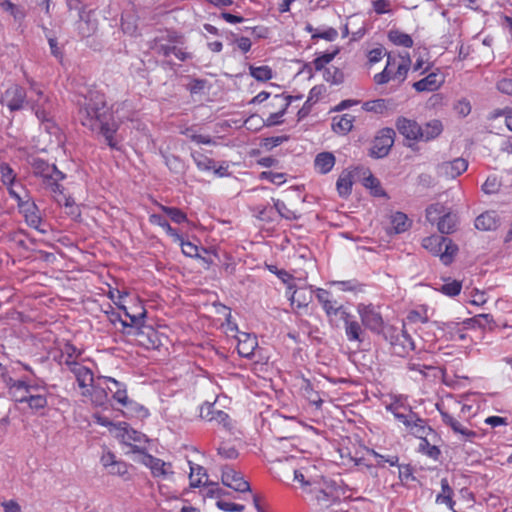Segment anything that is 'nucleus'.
<instances>
[{
    "label": "nucleus",
    "mask_w": 512,
    "mask_h": 512,
    "mask_svg": "<svg viewBox=\"0 0 512 512\" xmlns=\"http://www.w3.org/2000/svg\"><path fill=\"white\" fill-rule=\"evenodd\" d=\"M76 105L80 123L89 130L102 135L111 149L120 150L115 134L120 123L129 118V115L120 114V109L127 104L115 103L108 107L103 92L97 89H88L86 93L77 96Z\"/></svg>",
    "instance_id": "obj_1"
},
{
    "label": "nucleus",
    "mask_w": 512,
    "mask_h": 512,
    "mask_svg": "<svg viewBox=\"0 0 512 512\" xmlns=\"http://www.w3.org/2000/svg\"><path fill=\"white\" fill-rule=\"evenodd\" d=\"M33 174L42 179V184L50 193L59 191L60 181L65 178V174L57 169L55 165H50L40 158H33L31 161Z\"/></svg>",
    "instance_id": "obj_2"
},
{
    "label": "nucleus",
    "mask_w": 512,
    "mask_h": 512,
    "mask_svg": "<svg viewBox=\"0 0 512 512\" xmlns=\"http://www.w3.org/2000/svg\"><path fill=\"white\" fill-rule=\"evenodd\" d=\"M386 338L391 345L392 353L399 357H405L415 348L412 337L404 328H390Z\"/></svg>",
    "instance_id": "obj_3"
},
{
    "label": "nucleus",
    "mask_w": 512,
    "mask_h": 512,
    "mask_svg": "<svg viewBox=\"0 0 512 512\" xmlns=\"http://www.w3.org/2000/svg\"><path fill=\"white\" fill-rule=\"evenodd\" d=\"M127 295V290H108L109 298L124 312L125 319H121L123 326L140 329L146 316V310L141 307L139 312L131 314L122 304L123 297Z\"/></svg>",
    "instance_id": "obj_4"
},
{
    "label": "nucleus",
    "mask_w": 512,
    "mask_h": 512,
    "mask_svg": "<svg viewBox=\"0 0 512 512\" xmlns=\"http://www.w3.org/2000/svg\"><path fill=\"white\" fill-rule=\"evenodd\" d=\"M0 102L7 106L10 112L20 111L29 104L26 90L18 85H10L2 94Z\"/></svg>",
    "instance_id": "obj_5"
},
{
    "label": "nucleus",
    "mask_w": 512,
    "mask_h": 512,
    "mask_svg": "<svg viewBox=\"0 0 512 512\" xmlns=\"http://www.w3.org/2000/svg\"><path fill=\"white\" fill-rule=\"evenodd\" d=\"M434 245L437 247L434 252L440 255L441 261L445 265L450 264L457 251V246L453 244L450 239L443 236H431L423 240V246L425 248H429Z\"/></svg>",
    "instance_id": "obj_6"
},
{
    "label": "nucleus",
    "mask_w": 512,
    "mask_h": 512,
    "mask_svg": "<svg viewBox=\"0 0 512 512\" xmlns=\"http://www.w3.org/2000/svg\"><path fill=\"white\" fill-rule=\"evenodd\" d=\"M395 131L392 128L380 130L375 137L370 149V156L374 158H383L388 155L394 144Z\"/></svg>",
    "instance_id": "obj_7"
},
{
    "label": "nucleus",
    "mask_w": 512,
    "mask_h": 512,
    "mask_svg": "<svg viewBox=\"0 0 512 512\" xmlns=\"http://www.w3.org/2000/svg\"><path fill=\"white\" fill-rule=\"evenodd\" d=\"M316 297L329 317L330 322H333L334 318L341 320L344 317L343 313L349 312L341 303L332 298L330 290H317Z\"/></svg>",
    "instance_id": "obj_8"
},
{
    "label": "nucleus",
    "mask_w": 512,
    "mask_h": 512,
    "mask_svg": "<svg viewBox=\"0 0 512 512\" xmlns=\"http://www.w3.org/2000/svg\"><path fill=\"white\" fill-rule=\"evenodd\" d=\"M30 88L38 96L37 100L30 103L32 111L36 117L42 122L50 121V99L44 95L43 91L38 87L34 81H30Z\"/></svg>",
    "instance_id": "obj_9"
},
{
    "label": "nucleus",
    "mask_w": 512,
    "mask_h": 512,
    "mask_svg": "<svg viewBox=\"0 0 512 512\" xmlns=\"http://www.w3.org/2000/svg\"><path fill=\"white\" fill-rule=\"evenodd\" d=\"M222 483L237 491V492H248L250 491V484L246 481L241 472L236 471L232 466L225 465L222 468L221 475Z\"/></svg>",
    "instance_id": "obj_10"
},
{
    "label": "nucleus",
    "mask_w": 512,
    "mask_h": 512,
    "mask_svg": "<svg viewBox=\"0 0 512 512\" xmlns=\"http://www.w3.org/2000/svg\"><path fill=\"white\" fill-rule=\"evenodd\" d=\"M458 405H460V402L455 400L452 396H449L446 398V400H442L441 402L436 404V409L440 413L443 423L449 426L454 433H457L463 426L457 419H455L450 414V410H452L453 408H457Z\"/></svg>",
    "instance_id": "obj_11"
},
{
    "label": "nucleus",
    "mask_w": 512,
    "mask_h": 512,
    "mask_svg": "<svg viewBox=\"0 0 512 512\" xmlns=\"http://www.w3.org/2000/svg\"><path fill=\"white\" fill-rule=\"evenodd\" d=\"M357 311L361 317L363 325L372 330L380 331L383 326V319L380 312L373 305L359 304Z\"/></svg>",
    "instance_id": "obj_12"
},
{
    "label": "nucleus",
    "mask_w": 512,
    "mask_h": 512,
    "mask_svg": "<svg viewBox=\"0 0 512 512\" xmlns=\"http://www.w3.org/2000/svg\"><path fill=\"white\" fill-rule=\"evenodd\" d=\"M69 370L74 374L78 386L82 389L81 394L86 395L89 387L94 384V374L88 367L79 362H68Z\"/></svg>",
    "instance_id": "obj_13"
},
{
    "label": "nucleus",
    "mask_w": 512,
    "mask_h": 512,
    "mask_svg": "<svg viewBox=\"0 0 512 512\" xmlns=\"http://www.w3.org/2000/svg\"><path fill=\"white\" fill-rule=\"evenodd\" d=\"M441 291L451 298L461 297L465 303L476 307H482L488 301L486 290H465L463 296H461L462 290Z\"/></svg>",
    "instance_id": "obj_14"
},
{
    "label": "nucleus",
    "mask_w": 512,
    "mask_h": 512,
    "mask_svg": "<svg viewBox=\"0 0 512 512\" xmlns=\"http://www.w3.org/2000/svg\"><path fill=\"white\" fill-rule=\"evenodd\" d=\"M200 417L203 420L215 422L225 428L230 426L229 415L222 410L215 409L214 404L209 402H205L203 405H201Z\"/></svg>",
    "instance_id": "obj_15"
},
{
    "label": "nucleus",
    "mask_w": 512,
    "mask_h": 512,
    "mask_svg": "<svg viewBox=\"0 0 512 512\" xmlns=\"http://www.w3.org/2000/svg\"><path fill=\"white\" fill-rule=\"evenodd\" d=\"M343 314L344 317L341 320L344 323V330L347 340L350 342H362L364 331L361 324L350 312Z\"/></svg>",
    "instance_id": "obj_16"
},
{
    "label": "nucleus",
    "mask_w": 512,
    "mask_h": 512,
    "mask_svg": "<svg viewBox=\"0 0 512 512\" xmlns=\"http://www.w3.org/2000/svg\"><path fill=\"white\" fill-rule=\"evenodd\" d=\"M468 168V162L464 158H456L452 161L443 162L438 166V172L440 175L454 179L465 172Z\"/></svg>",
    "instance_id": "obj_17"
},
{
    "label": "nucleus",
    "mask_w": 512,
    "mask_h": 512,
    "mask_svg": "<svg viewBox=\"0 0 512 512\" xmlns=\"http://www.w3.org/2000/svg\"><path fill=\"white\" fill-rule=\"evenodd\" d=\"M407 369L414 374L411 376L414 380H423L430 377L436 367L422 358H411L407 362Z\"/></svg>",
    "instance_id": "obj_18"
},
{
    "label": "nucleus",
    "mask_w": 512,
    "mask_h": 512,
    "mask_svg": "<svg viewBox=\"0 0 512 512\" xmlns=\"http://www.w3.org/2000/svg\"><path fill=\"white\" fill-rule=\"evenodd\" d=\"M117 437L121 438L126 445L142 444L147 440L143 433L134 430L126 422L117 423Z\"/></svg>",
    "instance_id": "obj_19"
},
{
    "label": "nucleus",
    "mask_w": 512,
    "mask_h": 512,
    "mask_svg": "<svg viewBox=\"0 0 512 512\" xmlns=\"http://www.w3.org/2000/svg\"><path fill=\"white\" fill-rule=\"evenodd\" d=\"M396 127L407 140L420 141V125L416 121L400 117L397 119Z\"/></svg>",
    "instance_id": "obj_20"
},
{
    "label": "nucleus",
    "mask_w": 512,
    "mask_h": 512,
    "mask_svg": "<svg viewBox=\"0 0 512 512\" xmlns=\"http://www.w3.org/2000/svg\"><path fill=\"white\" fill-rule=\"evenodd\" d=\"M87 390V394L83 396L88 397L93 405L102 407L107 404L108 392L103 384V380H99V377L97 378V383L92 384Z\"/></svg>",
    "instance_id": "obj_21"
},
{
    "label": "nucleus",
    "mask_w": 512,
    "mask_h": 512,
    "mask_svg": "<svg viewBox=\"0 0 512 512\" xmlns=\"http://www.w3.org/2000/svg\"><path fill=\"white\" fill-rule=\"evenodd\" d=\"M500 223L501 219L495 211H486L475 219V227L482 231H494Z\"/></svg>",
    "instance_id": "obj_22"
},
{
    "label": "nucleus",
    "mask_w": 512,
    "mask_h": 512,
    "mask_svg": "<svg viewBox=\"0 0 512 512\" xmlns=\"http://www.w3.org/2000/svg\"><path fill=\"white\" fill-rule=\"evenodd\" d=\"M237 338V351L239 355L244 358H251L254 355V351L258 346L256 337L251 336L246 332H240Z\"/></svg>",
    "instance_id": "obj_23"
},
{
    "label": "nucleus",
    "mask_w": 512,
    "mask_h": 512,
    "mask_svg": "<svg viewBox=\"0 0 512 512\" xmlns=\"http://www.w3.org/2000/svg\"><path fill=\"white\" fill-rule=\"evenodd\" d=\"M144 464L150 468L151 473L154 477H163L172 474V467L170 463H166L163 460L156 458L152 455H147L144 460Z\"/></svg>",
    "instance_id": "obj_24"
},
{
    "label": "nucleus",
    "mask_w": 512,
    "mask_h": 512,
    "mask_svg": "<svg viewBox=\"0 0 512 512\" xmlns=\"http://www.w3.org/2000/svg\"><path fill=\"white\" fill-rule=\"evenodd\" d=\"M443 82L444 80L439 76V74L432 72L423 79L414 82L413 88L417 92H433L439 89Z\"/></svg>",
    "instance_id": "obj_25"
},
{
    "label": "nucleus",
    "mask_w": 512,
    "mask_h": 512,
    "mask_svg": "<svg viewBox=\"0 0 512 512\" xmlns=\"http://www.w3.org/2000/svg\"><path fill=\"white\" fill-rule=\"evenodd\" d=\"M291 99V96L284 97L282 95H275L274 100L280 104L281 109L276 113H271L269 117L263 121V124L267 127L281 124L283 122L281 118L286 113L288 106L291 104Z\"/></svg>",
    "instance_id": "obj_26"
},
{
    "label": "nucleus",
    "mask_w": 512,
    "mask_h": 512,
    "mask_svg": "<svg viewBox=\"0 0 512 512\" xmlns=\"http://www.w3.org/2000/svg\"><path fill=\"white\" fill-rule=\"evenodd\" d=\"M443 131V125L440 120L433 119L420 125V141L428 142L437 138Z\"/></svg>",
    "instance_id": "obj_27"
},
{
    "label": "nucleus",
    "mask_w": 512,
    "mask_h": 512,
    "mask_svg": "<svg viewBox=\"0 0 512 512\" xmlns=\"http://www.w3.org/2000/svg\"><path fill=\"white\" fill-rule=\"evenodd\" d=\"M394 108L395 104L392 99H376L372 101H366L362 105L363 110L380 114H383L387 111H392Z\"/></svg>",
    "instance_id": "obj_28"
},
{
    "label": "nucleus",
    "mask_w": 512,
    "mask_h": 512,
    "mask_svg": "<svg viewBox=\"0 0 512 512\" xmlns=\"http://www.w3.org/2000/svg\"><path fill=\"white\" fill-rule=\"evenodd\" d=\"M441 492L436 495L435 502L437 504H445L450 510L454 509L455 501L453 500V489L451 488L447 478L441 479Z\"/></svg>",
    "instance_id": "obj_29"
},
{
    "label": "nucleus",
    "mask_w": 512,
    "mask_h": 512,
    "mask_svg": "<svg viewBox=\"0 0 512 512\" xmlns=\"http://www.w3.org/2000/svg\"><path fill=\"white\" fill-rule=\"evenodd\" d=\"M335 165V156L330 152L319 153L315 160V169L321 174H327Z\"/></svg>",
    "instance_id": "obj_30"
},
{
    "label": "nucleus",
    "mask_w": 512,
    "mask_h": 512,
    "mask_svg": "<svg viewBox=\"0 0 512 512\" xmlns=\"http://www.w3.org/2000/svg\"><path fill=\"white\" fill-rule=\"evenodd\" d=\"M353 122L354 116L350 114L335 116L332 119V129L338 134L345 135L353 128Z\"/></svg>",
    "instance_id": "obj_31"
},
{
    "label": "nucleus",
    "mask_w": 512,
    "mask_h": 512,
    "mask_svg": "<svg viewBox=\"0 0 512 512\" xmlns=\"http://www.w3.org/2000/svg\"><path fill=\"white\" fill-rule=\"evenodd\" d=\"M99 380H103L104 382L114 383L115 385L119 386L118 390H112V398L121 406L126 403V401L129 399L128 393H127V386L125 383L120 382L116 380L113 377L109 376H99Z\"/></svg>",
    "instance_id": "obj_32"
},
{
    "label": "nucleus",
    "mask_w": 512,
    "mask_h": 512,
    "mask_svg": "<svg viewBox=\"0 0 512 512\" xmlns=\"http://www.w3.org/2000/svg\"><path fill=\"white\" fill-rule=\"evenodd\" d=\"M122 407L125 409L123 414L126 417H137L143 419L149 416L147 408L130 398L122 405Z\"/></svg>",
    "instance_id": "obj_33"
},
{
    "label": "nucleus",
    "mask_w": 512,
    "mask_h": 512,
    "mask_svg": "<svg viewBox=\"0 0 512 512\" xmlns=\"http://www.w3.org/2000/svg\"><path fill=\"white\" fill-rule=\"evenodd\" d=\"M391 228L395 234H400L407 231L411 226V221L406 214L402 212H395L391 215Z\"/></svg>",
    "instance_id": "obj_34"
},
{
    "label": "nucleus",
    "mask_w": 512,
    "mask_h": 512,
    "mask_svg": "<svg viewBox=\"0 0 512 512\" xmlns=\"http://www.w3.org/2000/svg\"><path fill=\"white\" fill-rule=\"evenodd\" d=\"M431 317L430 308L426 305H420L407 314V321L409 323H428Z\"/></svg>",
    "instance_id": "obj_35"
},
{
    "label": "nucleus",
    "mask_w": 512,
    "mask_h": 512,
    "mask_svg": "<svg viewBox=\"0 0 512 512\" xmlns=\"http://www.w3.org/2000/svg\"><path fill=\"white\" fill-rule=\"evenodd\" d=\"M188 465L190 468V474H189V480H190V486L193 488L200 487L203 482V478H207V473L204 467L194 464L191 461H188Z\"/></svg>",
    "instance_id": "obj_36"
},
{
    "label": "nucleus",
    "mask_w": 512,
    "mask_h": 512,
    "mask_svg": "<svg viewBox=\"0 0 512 512\" xmlns=\"http://www.w3.org/2000/svg\"><path fill=\"white\" fill-rule=\"evenodd\" d=\"M92 11H88L84 20L78 21V32L82 37H89L97 30V22L91 19Z\"/></svg>",
    "instance_id": "obj_37"
},
{
    "label": "nucleus",
    "mask_w": 512,
    "mask_h": 512,
    "mask_svg": "<svg viewBox=\"0 0 512 512\" xmlns=\"http://www.w3.org/2000/svg\"><path fill=\"white\" fill-rule=\"evenodd\" d=\"M40 389L38 385L28 384L27 381L24 382V387H19L15 389L12 393H10L11 397L15 402L18 403H26L29 395H31L32 391H37Z\"/></svg>",
    "instance_id": "obj_38"
},
{
    "label": "nucleus",
    "mask_w": 512,
    "mask_h": 512,
    "mask_svg": "<svg viewBox=\"0 0 512 512\" xmlns=\"http://www.w3.org/2000/svg\"><path fill=\"white\" fill-rule=\"evenodd\" d=\"M438 230L442 234H450L456 227V216L451 213H444L437 221Z\"/></svg>",
    "instance_id": "obj_39"
},
{
    "label": "nucleus",
    "mask_w": 512,
    "mask_h": 512,
    "mask_svg": "<svg viewBox=\"0 0 512 512\" xmlns=\"http://www.w3.org/2000/svg\"><path fill=\"white\" fill-rule=\"evenodd\" d=\"M306 30L308 32L312 33L313 39L321 38V39H325L327 41H334L338 36L337 30L332 27L325 28V29L321 30V29H314L312 25L308 24L306 26Z\"/></svg>",
    "instance_id": "obj_40"
},
{
    "label": "nucleus",
    "mask_w": 512,
    "mask_h": 512,
    "mask_svg": "<svg viewBox=\"0 0 512 512\" xmlns=\"http://www.w3.org/2000/svg\"><path fill=\"white\" fill-rule=\"evenodd\" d=\"M409 407L410 405L407 404L406 397L403 395H393L391 396V402L385 404L386 411L390 412L392 415L406 410Z\"/></svg>",
    "instance_id": "obj_41"
},
{
    "label": "nucleus",
    "mask_w": 512,
    "mask_h": 512,
    "mask_svg": "<svg viewBox=\"0 0 512 512\" xmlns=\"http://www.w3.org/2000/svg\"><path fill=\"white\" fill-rule=\"evenodd\" d=\"M388 38L397 46H403L406 48L413 46V39L411 36L398 30H391L388 34Z\"/></svg>",
    "instance_id": "obj_42"
},
{
    "label": "nucleus",
    "mask_w": 512,
    "mask_h": 512,
    "mask_svg": "<svg viewBox=\"0 0 512 512\" xmlns=\"http://www.w3.org/2000/svg\"><path fill=\"white\" fill-rule=\"evenodd\" d=\"M352 184L351 174L343 172L336 182L339 195L341 197H347L351 193Z\"/></svg>",
    "instance_id": "obj_43"
},
{
    "label": "nucleus",
    "mask_w": 512,
    "mask_h": 512,
    "mask_svg": "<svg viewBox=\"0 0 512 512\" xmlns=\"http://www.w3.org/2000/svg\"><path fill=\"white\" fill-rule=\"evenodd\" d=\"M434 430L427 425L426 421L422 418H419L418 422L414 424V427H412L411 435L414 437L420 439L422 441L423 439L428 438L430 434H433Z\"/></svg>",
    "instance_id": "obj_44"
},
{
    "label": "nucleus",
    "mask_w": 512,
    "mask_h": 512,
    "mask_svg": "<svg viewBox=\"0 0 512 512\" xmlns=\"http://www.w3.org/2000/svg\"><path fill=\"white\" fill-rule=\"evenodd\" d=\"M150 222L152 224L162 227L166 231V233L173 237L175 240H181V236L174 228L171 227L169 222L163 216L158 214H152L150 216Z\"/></svg>",
    "instance_id": "obj_45"
},
{
    "label": "nucleus",
    "mask_w": 512,
    "mask_h": 512,
    "mask_svg": "<svg viewBox=\"0 0 512 512\" xmlns=\"http://www.w3.org/2000/svg\"><path fill=\"white\" fill-rule=\"evenodd\" d=\"M363 185L370 189L371 193L374 196L380 197V196H386L385 191L381 187L380 181L374 177L372 174H369L368 176L364 177L363 179Z\"/></svg>",
    "instance_id": "obj_46"
},
{
    "label": "nucleus",
    "mask_w": 512,
    "mask_h": 512,
    "mask_svg": "<svg viewBox=\"0 0 512 512\" xmlns=\"http://www.w3.org/2000/svg\"><path fill=\"white\" fill-rule=\"evenodd\" d=\"M419 451L427 457L437 461L441 455V451L438 446L430 444L428 438L420 441Z\"/></svg>",
    "instance_id": "obj_47"
},
{
    "label": "nucleus",
    "mask_w": 512,
    "mask_h": 512,
    "mask_svg": "<svg viewBox=\"0 0 512 512\" xmlns=\"http://www.w3.org/2000/svg\"><path fill=\"white\" fill-rule=\"evenodd\" d=\"M399 468V480L403 486H409L410 482L416 481L413 467L410 464L397 465Z\"/></svg>",
    "instance_id": "obj_48"
},
{
    "label": "nucleus",
    "mask_w": 512,
    "mask_h": 512,
    "mask_svg": "<svg viewBox=\"0 0 512 512\" xmlns=\"http://www.w3.org/2000/svg\"><path fill=\"white\" fill-rule=\"evenodd\" d=\"M490 323V316L488 314H479L472 318L465 319L463 325L467 329L472 328H485Z\"/></svg>",
    "instance_id": "obj_49"
},
{
    "label": "nucleus",
    "mask_w": 512,
    "mask_h": 512,
    "mask_svg": "<svg viewBox=\"0 0 512 512\" xmlns=\"http://www.w3.org/2000/svg\"><path fill=\"white\" fill-rule=\"evenodd\" d=\"M324 79L334 85L344 82V73L337 67L326 68L324 71Z\"/></svg>",
    "instance_id": "obj_50"
},
{
    "label": "nucleus",
    "mask_w": 512,
    "mask_h": 512,
    "mask_svg": "<svg viewBox=\"0 0 512 512\" xmlns=\"http://www.w3.org/2000/svg\"><path fill=\"white\" fill-rule=\"evenodd\" d=\"M159 207L167 216L170 217V219L173 222L180 224V223L187 221L186 214L179 208L168 207V206H164V205H160Z\"/></svg>",
    "instance_id": "obj_51"
},
{
    "label": "nucleus",
    "mask_w": 512,
    "mask_h": 512,
    "mask_svg": "<svg viewBox=\"0 0 512 512\" xmlns=\"http://www.w3.org/2000/svg\"><path fill=\"white\" fill-rule=\"evenodd\" d=\"M250 75L258 81H267L272 78V70L268 66H250Z\"/></svg>",
    "instance_id": "obj_52"
},
{
    "label": "nucleus",
    "mask_w": 512,
    "mask_h": 512,
    "mask_svg": "<svg viewBox=\"0 0 512 512\" xmlns=\"http://www.w3.org/2000/svg\"><path fill=\"white\" fill-rule=\"evenodd\" d=\"M339 53V49H335L333 52H326L317 57L313 61V65L316 71H321L324 69L325 65L330 63L335 56Z\"/></svg>",
    "instance_id": "obj_53"
},
{
    "label": "nucleus",
    "mask_w": 512,
    "mask_h": 512,
    "mask_svg": "<svg viewBox=\"0 0 512 512\" xmlns=\"http://www.w3.org/2000/svg\"><path fill=\"white\" fill-rule=\"evenodd\" d=\"M274 207L279 215L287 220H296L299 218L295 211L290 210L286 204L279 199L274 200Z\"/></svg>",
    "instance_id": "obj_54"
},
{
    "label": "nucleus",
    "mask_w": 512,
    "mask_h": 512,
    "mask_svg": "<svg viewBox=\"0 0 512 512\" xmlns=\"http://www.w3.org/2000/svg\"><path fill=\"white\" fill-rule=\"evenodd\" d=\"M26 403L32 410H40L47 406V398L44 394L29 395Z\"/></svg>",
    "instance_id": "obj_55"
},
{
    "label": "nucleus",
    "mask_w": 512,
    "mask_h": 512,
    "mask_svg": "<svg viewBox=\"0 0 512 512\" xmlns=\"http://www.w3.org/2000/svg\"><path fill=\"white\" fill-rule=\"evenodd\" d=\"M47 39H48V43H49V46H50V52L51 54L57 58V59H62L63 57V53H62V50L61 48L58 46V42H57V39L55 37H52L50 35V31L47 27H42Z\"/></svg>",
    "instance_id": "obj_56"
},
{
    "label": "nucleus",
    "mask_w": 512,
    "mask_h": 512,
    "mask_svg": "<svg viewBox=\"0 0 512 512\" xmlns=\"http://www.w3.org/2000/svg\"><path fill=\"white\" fill-rule=\"evenodd\" d=\"M1 180L4 185L12 186L15 180V174L13 169L5 163L0 164Z\"/></svg>",
    "instance_id": "obj_57"
},
{
    "label": "nucleus",
    "mask_w": 512,
    "mask_h": 512,
    "mask_svg": "<svg viewBox=\"0 0 512 512\" xmlns=\"http://www.w3.org/2000/svg\"><path fill=\"white\" fill-rule=\"evenodd\" d=\"M501 183L496 176H489L482 185L485 194H495L500 190Z\"/></svg>",
    "instance_id": "obj_58"
},
{
    "label": "nucleus",
    "mask_w": 512,
    "mask_h": 512,
    "mask_svg": "<svg viewBox=\"0 0 512 512\" xmlns=\"http://www.w3.org/2000/svg\"><path fill=\"white\" fill-rule=\"evenodd\" d=\"M444 213V207L441 204H432L426 209V219L430 223H435Z\"/></svg>",
    "instance_id": "obj_59"
},
{
    "label": "nucleus",
    "mask_w": 512,
    "mask_h": 512,
    "mask_svg": "<svg viewBox=\"0 0 512 512\" xmlns=\"http://www.w3.org/2000/svg\"><path fill=\"white\" fill-rule=\"evenodd\" d=\"M283 284H287V288H302L295 282V278L286 270L281 269L275 274Z\"/></svg>",
    "instance_id": "obj_60"
},
{
    "label": "nucleus",
    "mask_w": 512,
    "mask_h": 512,
    "mask_svg": "<svg viewBox=\"0 0 512 512\" xmlns=\"http://www.w3.org/2000/svg\"><path fill=\"white\" fill-rule=\"evenodd\" d=\"M182 133L185 136H187L188 138H190L192 141H194L198 144H211L212 143V139L210 136L197 134L194 132V130L192 128H186Z\"/></svg>",
    "instance_id": "obj_61"
},
{
    "label": "nucleus",
    "mask_w": 512,
    "mask_h": 512,
    "mask_svg": "<svg viewBox=\"0 0 512 512\" xmlns=\"http://www.w3.org/2000/svg\"><path fill=\"white\" fill-rule=\"evenodd\" d=\"M63 355L65 356V364L68 367V362H78L77 358L81 355V351L75 346L67 344L64 347Z\"/></svg>",
    "instance_id": "obj_62"
},
{
    "label": "nucleus",
    "mask_w": 512,
    "mask_h": 512,
    "mask_svg": "<svg viewBox=\"0 0 512 512\" xmlns=\"http://www.w3.org/2000/svg\"><path fill=\"white\" fill-rule=\"evenodd\" d=\"M216 505L220 510L225 512H242L245 508L242 504H237L225 500H218Z\"/></svg>",
    "instance_id": "obj_63"
},
{
    "label": "nucleus",
    "mask_w": 512,
    "mask_h": 512,
    "mask_svg": "<svg viewBox=\"0 0 512 512\" xmlns=\"http://www.w3.org/2000/svg\"><path fill=\"white\" fill-rule=\"evenodd\" d=\"M218 455L224 459H236L238 457V451L234 446L228 444H222L217 449Z\"/></svg>",
    "instance_id": "obj_64"
}]
</instances>
